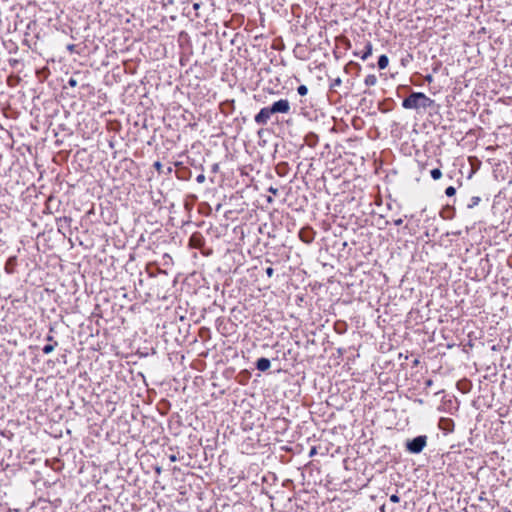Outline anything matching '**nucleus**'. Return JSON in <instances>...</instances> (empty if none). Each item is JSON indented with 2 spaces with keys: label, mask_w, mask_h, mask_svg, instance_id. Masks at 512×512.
<instances>
[{
  "label": "nucleus",
  "mask_w": 512,
  "mask_h": 512,
  "mask_svg": "<svg viewBox=\"0 0 512 512\" xmlns=\"http://www.w3.org/2000/svg\"><path fill=\"white\" fill-rule=\"evenodd\" d=\"M68 84L71 87H75L77 85V80H75L74 78H70L69 81H68Z\"/></svg>",
  "instance_id": "obj_20"
},
{
  "label": "nucleus",
  "mask_w": 512,
  "mask_h": 512,
  "mask_svg": "<svg viewBox=\"0 0 512 512\" xmlns=\"http://www.w3.org/2000/svg\"><path fill=\"white\" fill-rule=\"evenodd\" d=\"M268 191H269L270 193L274 194V195H276V194L278 193V189H277V188H274V187H270V188L268 189Z\"/></svg>",
  "instance_id": "obj_24"
},
{
  "label": "nucleus",
  "mask_w": 512,
  "mask_h": 512,
  "mask_svg": "<svg viewBox=\"0 0 512 512\" xmlns=\"http://www.w3.org/2000/svg\"><path fill=\"white\" fill-rule=\"evenodd\" d=\"M265 272L268 277H272L274 274V269L272 267H268L266 268Z\"/></svg>",
  "instance_id": "obj_17"
},
{
  "label": "nucleus",
  "mask_w": 512,
  "mask_h": 512,
  "mask_svg": "<svg viewBox=\"0 0 512 512\" xmlns=\"http://www.w3.org/2000/svg\"><path fill=\"white\" fill-rule=\"evenodd\" d=\"M154 167L159 171L161 169L162 165L160 162L157 161L154 163Z\"/></svg>",
  "instance_id": "obj_25"
},
{
  "label": "nucleus",
  "mask_w": 512,
  "mask_h": 512,
  "mask_svg": "<svg viewBox=\"0 0 512 512\" xmlns=\"http://www.w3.org/2000/svg\"><path fill=\"white\" fill-rule=\"evenodd\" d=\"M424 79L428 83H432L433 80H434V78H433V76L431 74L426 75Z\"/></svg>",
  "instance_id": "obj_19"
},
{
  "label": "nucleus",
  "mask_w": 512,
  "mask_h": 512,
  "mask_svg": "<svg viewBox=\"0 0 512 512\" xmlns=\"http://www.w3.org/2000/svg\"><path fill=\"white\" fill-rule=\"evenodd\" d=\"M430 174H431V177H432L434 180H438V179H440V178H441V176H442V172H441V170H440L439 168H434V169H432V170H431V172H430Z\"/></svg>",
  "instance_id": "obj_10"
},
{
  "label": "nucleus",
  "mask_w": 512,
  "mask_h": 512,
  "mask_svg": "<svg viewBox=\"0 0 512 512\" xmlns=\"http://www.w3.org/2000/svg\"><path fill=\"white\" fill-rule=\"evenodd\" d=\"M388 64H389V58L385 54L381 55L378 58L377 65H378L379 69L383 70V69L387 68Z\"/></svg>",
  "instance_id": "obj_8"
},
{
  "label": "nucleus",
  "mask_w": 512,
  "mask_h": 512,
  "mask_svg": "<svg viewBox=\"0 0 512 512\" xmlns=\"http://www.w3.org/2000/svg\"><path fill=\"white\" fill-rule=\"evenodd\" d=\"M75 48L76 46L74 44H69L67 46L68 51H70L71 53L75 52Z\"/></svg>",
  "instance_id": "obj_22"
},
{
  "label": "nucleus",
  "mask_w": 512,
  "mask_h": 512,
  "mask_svg": "<svg viewBox=\"0 0 512 512\" xmlns=\"http://www.w3.org/2000/svg\"><path fill=\"white\" fill-rule=\"evenodd\" d=\"M394 225L396 226H400L402 223H403V219L402 218H398V219H395L393 221Z\"/></svg>",
  "instance_id": "obj_21"
},
{
  "label": "nucleus",
  "mask_w": 512,
  "mask_h": 512,
  "mask_svg": "<svg viewBox=\"0 0 512 512\" xmlns=\"http://www.w3.org/2000/svg\"><path fill=\"white\" fill-rule=\"evenodd\" d=\"M62 222L64 223H70L71 222V219L70 218H67V217H64L63 219H60L59 220V223L60 225L62 226Z\"/></svg>",
  "instance_id": "obj_23"
},
{
  "label": "nucleus",
  "mask_w": 512,
  "mask_h": 512,
  "mask_svg": "<svg viewBox=\"0 0 512 512\" xmlns=\"http://www.w3.org/2000/svg\"><path fill=\"white\" fill-rule=\"evenodd\" d=\"M390 501L393 503H398L400 501V498L396 494H393L390 496Z\"/></svg>",
  "instance_id": "obj_18"
},
{
  "label": "nucleus",
  "mask_w": 512,
  "mask_h": 512,
  "mask_svg": "<svg viewBox=\"0 0 512 512\" xmlns=\"http://www.w3.org/2000/svg\"><path fill=\"white\" fill-rule=\"evenodd\" d=\"M270 367V361L266 358H260L258 361H257V368L260 370V371H266L267 369H269Z\"/></svg>",
  "instance_id": "obj_7"
},
{
  "label": "nucleus",
  "mask_w": 512,
  "mask_h": 512,
  "mask_svg": "<svg viewBox=\"0 0 512 512\" xmlns=\"http://www.w3.org/2000/svg\"><path fill=\"white\" fill-rule=\"evenodd\" d=\"M480 200H481V199H480V197H478V196H473V197L470 199V203L467 205V207H468L469 209L474 208L475 206H477V205L479 204Z\"/></svg>",
  "instance_id": "obj_11"
},
{
  "label": "nucleus",
  "mask_w": 512,
  "mask_h": 512,
  "mask_svg": "<svg viewBox=\"0 0 512 512\" xmlns=\"http://www.w3.org/2000/svg\"><path fill=\"white\" fill-rule=\"evenodd\" d=\"M44 340L48 343L41 348L42 352H52L57 346V342L53 340V337L49 333L44 337Z\"/></svg>",
  "instance_id": "obj_6"
},
{
  "label": "nucleus",
  "mask_w": 512,
  "mask_h": 512,
  "mask_svg": "<svg viewBox=\"0 0 512 512\" xmlns=\"http://www.w3.org/2000/svg\"><path fill=\"white\" fill-rule=\"evenodd\" d=\"M271 111L273 114L282 113L287 114L290 111V103L287 99H280L275 101L271 106Z\"/></svg>",
  "instance_id": "obj_4"
},
{
  "label": "nucleus",
  "mask_w": 512,
  "mask_h": 512,
  "mask_svg": "<svg viewBox=\"0 0 512 512\" xmlns=\"http://www.w3.org/2000/svg\"><path fill=\"white\" fill-rule=\"evenodd\" d=\"M341 83H342L341 78H340V77H337V78H335V79L331 82V84H330V88H331V89H333V88H335V87H337V86L341 85Z\"/></svg>",
  "instance_id": "obj_14"
},
{
  "label": "nucleus",
  "mask_w": 512,
  "mask_h": 512,
  "mask_svg": "<svg viewBox=\"0 0 512 512\" xmlns=\"http://www.w3.org/2000/svg\"><path fill=\"white\" fill-rule=\"evenodd\" d=\"M434 105L435 101L423 92H412L402 101V107L407 110H426Z\"/></svg>",
  "instance_id": "obj_1"
},
{
  "label": "nucleus",
  "mask_w": 512,
  "mask_h": 512,
  "mask_svg": "<svg viewBox=\"0 0 512 512\" xmlns=\"http://www.w3.org/2000/svg\"><path fill=\"white\" fill-rule=\"evenodd\" d=\"M37 341L41 342V337L40 336L37 337Z\"/></svg>",
  "instance_id": "obj_28"
},
{
  "label": "nucleus",
  "mask_w": 512,
  "mask_h": 512,
  "mask_svg": "<svg viewBox=\"0 0 512 512\" xmlns=\"http://www.w3.org/2000/svg\"><path fill=\"white\" fill-rule=\"evenodd\" d=\"M455 193H456V189H455V187H453V186H449V187H447V188L445 189V194H446V196H448V197H452V196H454V195H455Z\"/></svg>",
  "instance_id": "obj_13"
},
{
  "label": "nucleus",
  "mask_w": 512,
  "mask_h": 512,
  "mask_svg": "<svg viewBox=\"0 0 512 512\" xmlns=\"http://www.w3.org/2000/svg\"><path fill=\"white\" fill-rule=\"evenodd\" d=\"M36 74H37V77H39L40 79H45L47 76V71H46V69H43L41 71H37Z\"/></svg>",
  "instance_id": "obj_15"
},
{
  "label": "nucleus",
  "mask_w": 512,
  "mask_h": 512,
  "mask_svg": "<svg viewBox=\"0 0 512 512\" xmlns=\"http://www.w3.org/2000/svg\"><path fill=\"white\" fill-rule=\"evenodd\" d=\"M297 93L300 95V96H305L307 93H308V88L306 85H300L298 86L297 88Z\"/></svg>",
  "instance_id": "obj_12"
},
{
  "label": "nucleus",
  "mask_w": 512,
  "mask_h": 512,
  "mask_svg": "<svg viewBox=\"0 0 512 512\" xmlns=\"http://www.w3.org/2000/svg\"><path fill=\"white\" fill-rule=\"evenodd\" d=\"M199 8H200V3H194V4H193V9H194L195 11H197Z\"/></svg>",
  "instance_id": "obj_26"
},
{
  "label": "nucleus",
  "mask_w": 512,
  "mask_h": 512,
  "mask_svg": "<svg viewBox=\"0 0 512 512\" xmlns=\"http://www.w3.org/2000/svg\"><path fill=\"white\" fill-rule=\"evenodd\" d=\"M273 114V112L271 111V108L270 106L268 107H263L262 109H260V111L255 115L254 117V121L256 124L258 125H261V126H264L268 123L271 115Z\"/></svg>",
  "instance_id": "obj_3"
},
{
  "label": "nucleus",
  "mask_w": 512,
  "mask_h": 512,
  "mask_svg": "<svg viewBox=\"0 0 512 512\" xmlns=\"http://www.w3.org/2000/svg\"><path fill=\"white\" fill-rule=\"evenodd\" d=\"M372 51H373V45L370 41H366L365 42V45H364V50L362 53H359L357 51H354L353 52V55L355 57H360L361 60L365 61L367 60L371 55H372Z\"/></svg>",
  "instance_id": "obj_5"
},
{
  "label": "nucleus",
  "mask_w": 512,
  "mask_h": 512,
  "mask_svg": "<svg viewBox=\"0 0 512 512\" xmlns=\"http://www.w3.org/2000/svg\"><path fill=\"white\" fill-rule=\"evenodd\" d=\"M34 348H36V349H40V344H36V345H34Z\"/></svg>",
  "instance_id": "obj_27"
},
{
  "label": "nucleus",
  "mask_w": 512,
  "mask_h": 512,
  "mask_svg": "<svg viewBox=\"0 0 512 512\" xmlns=\"http://www.w3.org/2000/svg\"><path fill=\"white\" fill-rule=\"evenodd\" d=\"M427 443L426 436H418L411 441H408L406 444L407 450L411 453L418 454L420 453Z\"/></svg>",
  "instance_id": "obj_2"
},
{
  "label": "nucleus",
  "mask_w": 512,
  "mask_h": 512,
  "mask_svg": "<svg viewBox=\"0 0 512 512\" xmlns=\"http://www.w3.org/2000/svg\"><path fill=\"white\" fill-rule=\"evenodd\" d=\"M364 83L368 87L374 86L377 83V77L374 74H369L365 77Z\"/></svg>",
  "instance_id": "obj_9"
},
{
  "label": "nucleus",
  "mask_w": 512,
  "mask_h": 512,
  "mask_svg": "<svg viewBox=\"0 0 512 512\" xmlns=\"http://www.w3.org/2000/svg\"><path fill=\"white\" fill-rule=\"evenodd\" d=\"M205 180H206V177H205V175H204L203 173L199 174V175L196 177V181H197V183H199V184L204 183V182H205Z\"/></svg>",
  "instance_id": "obj_16"
}]
</instances>
